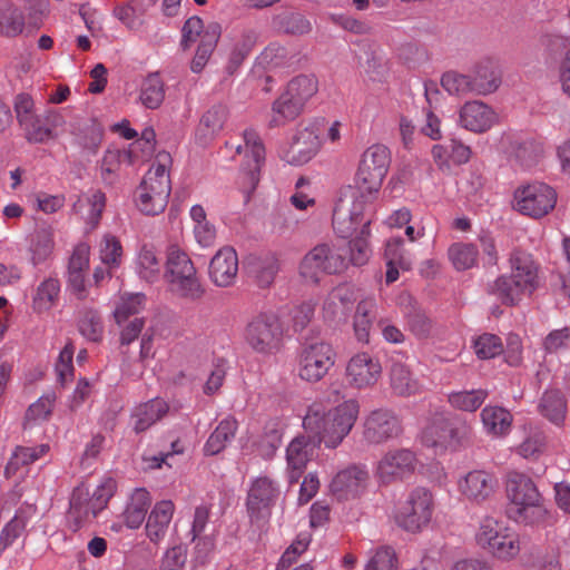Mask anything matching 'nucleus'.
Here are the masks:
<instances>
[{
    "mask_svg": "<svg viewBox=\"0 0 570 570\" xmlns=\"http://www.w3.org/2000/svg\"><path fill=\"white\" fill-rule=\"evenodd\" d=\"M373 166L360 161L354 177V184L344 186L340 191V197L333 212V228L337 236L348 237L358 226L367 225L372 219L366 217L370 205L376 198L384 177L376 175Z\"/></svg>",
    "mask_w": 570,
    "mask_h": 570,
    "instance_id": "f257e3e1",
    "label": "nucleus"
},
{
    "mask_svg": "<svg viewBox=\"0 0 570 570\" xmlns=\"http://www.w3.org/2000/svg\"><path fill=\"white\" fill-rule=\"evenodd\" d=\"M358 411L355 400L345 401L330 411L321 403H313L304 416L303 426L318 444L324 442L326 448L335 449L351 432Z\"/></svg>",
    "mask_w": 570,
    "mask_h": 570,
    "instance_id": "f03ea898",
    "label": "nucleus"
},
{
    "mask_svg": "<svg viewBox=\"0 0 570 570\" xmlns=\"http://www.w3.org/2000/svg\"><path fill=\"white\" fill-rule=\"evenodd\" d=\"M507 515L518 524L539 527L548 523L550 512L537 485L525 474L511 472L507 480Z\"/></svg>",
    "mask_w": 570,
    "mask_h": 570,
    "instance_id": "7ed1b4c3",
    "label": "nucleus"
},
{
    "mask_svg": "<svg viewBox=\"0 0 570 570\" xmlns=\"http://www.w3.org/2000/svg\"><path fill=\"white\" fill-rule=\"evenodd\" d=\"M511 275L499 277L490 292L504 304L513 305L529 296L538 284V269L530 254L514 250L510 258Z\"/></svg>",
    "mask_w": 570,
    "mask_h": 570,
    "instance_id": "20e7f679",
    "label": "nucleus"
},
{
    "mask_svg": "<svg viewBox=\"0 0 570 570\" xmlns=\"http://www.w3.org/2000/svg\"><path fill=\"white\" fill-rule=\"evenodd\" d=\"M170 161L169 154L159 153L136 190L137 206L146 215H158L168 204L171 191L168 170Z\"/></svg>",
    "mask_w": 570,
    "mask_h": 570,
    "instance_id": "39448f33",
    "label": "nucleus"
},
{
    "mask_svg": "<svg viewBox=\"0 0 570 570\" xmlns=\"http://www.w3.org/2000/svg\"><path fill=\"white\" fill-rule=\"evenodd\" d=\"M318 91V81L313 75H299L288 81L281 96L272 104L271 128L282 127L295 120L307 101Z\"/></svg>",
    "mask_w": 570,
    "mask_h": 570,
    "instance_id": "423d86ee",
    "label": "nucleus"
},
{
    "mask_svg": "<svg viewBox=\"0 0 570 570\" xmlns=\"http://www.w3.org/2000/svg\"><path fill=\"white\" fill-rule=\"evenodd\" d=\"M164 277L169 291L181 298L196 301L204 295L191 259L178 247L168 249Z\"/></svg>",
    "mask_w": 570,
    "mask_h": 570,
    "instance_id": "0eeeda50",
    "label": "nucleus"
},
{
    "mask_svg": "<svg viewBox=\"0 0 570 570\" xmlns=\"http://www.w3.org/2000/svg\"><path fill=\"white\" fill-rule=\"evenodd\" d=\"M283 335L279 318L272 313H261L246 325L244 338L255 353L272 355L279 351Z\"/></svg>",
    "mask_w": 570,
    "mask_h": 570,
    "instance_id": "6e6552de",
    "label": "nucleus"
},
{
    "mask_svg": "<svg viewBox=\"0 0 570 570\" xmlns=\"http://www.w3.org/2000/svg\"><path fill=\"white\" fill-rule=\"evenodd\" d=\"M434 512V497L423 487L414 488L401 502L396 517L397 524L409 531L419 532L432 520Z\"/></svg>",
    "mask_w": 570,
    "mask_h": 570,
    "instance_id": "1a4fd4ad",
    "label": "nucleus"
},
{
    "mask_svg": "<svg viewBox=\"0 0 570 570\" xmlns=\"http://www.w3.org/2000/svg\"><path fill=\"white\" fill-rule=\"evenodd\" d=\"M347 267L346 250L320 244L302 259L299 274L306 281L317 283L322 274H337Z\"/></svg>",
    "mask_w": 570,
    "mask_h": 570,
    "instance_id": "9d476101",
    "label": "nucleus"
},
{
    "mask_svg": "<svg viewBox=\"0 0 570 570\" xmlns=\"http://www.w3.org/2000/svg\"><path fill=\"white\" fill-rule=\"evenodd\" d=\"M557 204V193L548 184L534 181L514 191L513 206L522 215L534 219L547 216Z\"/></svg>",
    "mask_w": 570,
    "mask_h": 570,
    "instance_id": "9b49d317",
    "label": "nucleus"
},
{
    "mask_svg": "<svg viewBox=\"0 0 570 570\" xmlns=\"http://www.w3.org/2000/svg\"><path fill=\"white\" fill-rule=\"evenodd\" d=\"M324 130V118H316L305 125H299L284 154V159L295 166L308 163L321 149V135Z\"/></svg>",
    "mask_w": 570,
    "mask_h": 570,
    "instance_id": "f8f14e48",
    "label": "nucleus"
},
{
    "mask_svg": "<svg viewBox=\"0 0 570 570\" xmlns=\"http://www.w3.org/2000/svg\"><path fill=\"white\" fill-rule=\"evenodd\" d=\"M332 346L323 341L307 342L298 357V375L307 382L321 381L335 363Z\"/></svg>",
    "mask_w": 570,
    "mask_h": 570,
    "instance_id": "ddd939ff",
    "label": "nucleus"
},
{
    "mask_svg": "<svg viewBox=\"0 0 570 570\" xmlns=\"http://www.w3.org/2000/svg\"><path fill=\"white\" fill-rule=\"evenodd\" d=\"M278 495L279 489L269 478L259 476L252 482L246 507L253 524L262 528L268 521Z\"/></svg>",
    "mask_w": 570,
    "mask_h": 570,
    "instance_id": "4468645a",
    "label": "nucleus"
},
{
    "mask_svg": "<svg viewBox=\"0 0 570 570\" xmlns=\"http://www.w3.org/2000/svg\"><path fill=\"white\" fill-rule=\"evenodd\" d=\"M244 145L236 147L237 154H244L246 161L242 167V188L249 195L259 183V170L265 160V147L259 135L254 129L243 134Z\"/></svg>",
    "mask_w": 570,
    "mask_h": 570,
    "instance_id": "2eb2a0df",
    "label": "nucleus"
},
{
    "mask_svg": "<svg viewBox=\"0 0 570 570\" xmlns=\"http://www.w3.org/2000/svg\"><path fill=\"white\" fill-rule=\"evenodd\" d=\"M381 373L380 362L363 352L354 355L347 362L345 381L353 389H367L379 381Z\"/></svg>",
    "mask_w": 570,
    "mask_h": 570,
    "instance_id": "dca6fc26",
    "label": "nucleus"
},
{
    "mask_svg": "<svg viewBox=\"0 0 570 570\" xmlns=\"http://www.w3.org/2000/svg\"><path fill=\"white\" fill-rule=\"evenodd\" d=\"M459 431L449 420L444 411L430 413L422 431V442L431 448H445L459 443Z\"/></svg>",
    "mask_w": 570,
    "mask_h": 570,
    "instance_id": "f3484780",
    "label": "nucleus"
},
{
    "mask_svg": "<svg viewBox=\"0 0 570 570\" xmlns=\"http://www.w3.org/2000/svg\"><path fill=\"white\" fill-rule=\"evenodd\" d=\"M317 445L311 434L298 435L291 441L286 449V473L291 484L298 482Z\"/></svg>",
    "mask_w": 570,
    "mask_h": 570,
    "instance_id": "a211bd4d",
    "label": "nucleus"
},
{
    "mask_svg": "<svg viewBox=\"0 0 570 570\" xmlns=\"http://www.w3.org/2000/svg\"><path fill=\"white\" fill-rule=\"evenodd\" d=\"M497 122V112L480 100L466 101L459 110V124L472 132H485Z\"/></svg>",
    "mask_w": 570,
    "mask_h": 570,
    "instance_id": "6ab92c4d",
    "label": "nucleus"
},
{
    "mask_svg": "<svg viewBox=\"0 0 570 570\" xmlns=\"http://www.w3.org/2000/svg\"><path fill=\"white\" fill-rule=\"evenodd\" d=\"M63 117L57 111L35 115L19 124L24 138L31 144H42L56 137L55 130L62 126Z\"/></svg>",
    "mask_w": 570,
    "mask_h": 570,
    "instance_id": "aec40b11",
    "label": "nucleus"
},
{
    "mask_svg": "<svg viewBox=\"0 0 570 570\" xmlns=\"http://www.w3.org/2000/svg\"><path fill=\"white\" fill-rule=\"evenodd\" d=\"M368 474L358 465H351L340 471L331 482L330 489L337 500L357 497L365 488Z\"/></svg>",
    "mask_w": 570,
    "mask_h": 570,
    "instance_id": "412c9836",
    "label": "nucleus"
},
{
    "mask_svg": "<svg viewBox=\"0 0 570 570\" xmlns=\"http://www.w3.org/2000/svg\"><path fill=\"white\" fill-rule=\"evenodd\" d=\"M356 291L350 284L334 287L323 303V315L328 321H346L356 301Z\"/></svg>",
    "mask_w": 570,
    "mask_h": 570,
    "instance_id": "4be33fe9",
    "label": "nucleus"
},
{
    "mask_svg": "<svg viewBox=\"0 0 570 570\" xmlns=\"http://www.w3.org/2000/svg\"><path fill=\"white\" fill-rule=\"evenodd\" d=\"M238 273V257L236 250L225 246L217 250L209 263V277L220 287L234 284Z\"/></svg>",
    "mask_w": 570,
    "mask_h": 570,
    "instance_id": "5701e85b",
    "label": "nucleus"
},
{
    "mask_svg": "<svg viewBox=\"0 0 570 570\" xmlns=\"http://www.w3.org/2000/svg\"><path fill=\"white\" fill-rule=\"evenodd\" d=\"M497 484L492 474L474 470L459 481V490L466 499L481 502L492 495Z\"/></svg>",
    "mask_w": 570,
    "mask_h": 570,
    "instance_id": "b1692460",
    "label": "nucleus"
},
{
    "mask_svg": "<svg viewBox=\"0 0 570 570\" xmlns=\"http://www.w3.org/2000/svg\"><path fill=\"white\" fill-rule=\"evenodd\" d=\"M228 118V109L223 104L212 106L200 118L195 139L198 145L207 146L223 130Z\"/></svg>",
    "mask_w": 570,
    "mask_h": 570,
    "instance_id": "393cba45",
    "label": "nucleus"
},
{
    "mask_svg": "<svg viewBox=\"0 0 570 570\" xmlns=\"http://www.w3.org/2000/svg\"><path fill=\"white\" fill-rule=\"evenodd\" d=\"M474 96H487L498 90L501 85V75L495 63L485 59L478 62L469 72Z\"/></svg>",
    "mask_w": 570,
    "mask_h": 570,
    "instance_id": "a878e982",
    "label": "nucleus"
},
{
    "mask_svg": "<svg viewBox=\"0 0 570 570\" xmlns=\"http://www.w3.org/2000/svg\"><path fill=\"white\" fill-rule=\"evenodd\" d=\"M99 512V510L94 509L89 493L83 487H78L73 490L68 512L69 522L73 531L79 530L86 523L94 520Z\"/></svg>",
    "mask_w": 570,
    "mask_h": 570,
    "instance_id": "bb28decb",
    "label": "nucleus"
},
{
    "mask_svg": "<svg viewBox=\"0 0 570 570\" xmlns=\"http://www.w3.org/2000/svg\"><path fill=\"white\" fill-rule=\"evenodd\" d=\"M548 449V438L544 431L537 425L523 426V439L517 445L515 452L527 460L537 461Z\"/></svg>",
    "mask_w": 570,
    "mask_h": 570,
    "instance_id": "cd10ccee",
    "label": "nucleus"
},
{
    "mask_svg": "<svg viewBox=\"0 0 570 570\" xmlns=\"http://www.w3.org/2000/svg\"><path fill=\"white\" fill-rule=\"evenodd\" d=\"M174 510L175 507L171 501L164 500L156 503L146 523V533L151 542L158 543L165 538Z\"/></svg>",
    "mask_w": 570,
    "mask_h": 570,
    "instance_id": "c85d7f7f",
    "label": "nucleus"
},
{
    "mask_svg": "<svg viewBox=\"0 0 570 570\" xmlns=\"http://www.w3.org/2000/svg\"><path fill=\"white\" fill-rule=\"evenodd\" d=\"M168 411L167 402L158 397L138 405L132 413L134 431L136 433L145 432L161 420Z\"/></svg>",
    "mask_w": 570,
    "mask_h": 570,
    "instance_id": "c756f323",
    "label": "nucleus"
},
{
    "mask_svg": "<svg viewBox=\"0 0 570 570\" xmlns=\"http://www.w3.org/2000/svg\"><path fill=\"white\" fill-rule=\"evenodd\" d=\"M245 269L249 277L254 278L259 287L269 286L278 271V263L275 256L250 255L245 262Z\"/></svg>",
    "mask_w": 570,
    "mask_h": 570,
    "instance_id": "7c9ffc66",
    "label": "nucleus"
},
{
    "mask_svg": "<svg viewBox=\"0 0 570 570\" xmlns=\"http://www.w3.org/2000/svg\"><path fill=\"white\" fill-rule=\"evenodd\" d=\"M238 429V422L233 416L222 420L216 429L208 436L204 452L206 455L220 453L233 441Z\"/></svg>",
    "mask_w": 570,
    "mask_h": 570,
    "instance_id": "2f4dec72",
    "label": "nucleus"
},
{
    "mask_svg": "<svg viewBox=\"0 0 570 570\" xmlns=\"http://www.w3.org/2000/svg\"><path fill=\"white\" fill-rule=\"evenodd\" d=\"M399 304L404 307L409 330L420 338L428 337L432 333V322L413 304L412 297L409 294H401Z\"/></svg>",
    "mask_w": 570,
    "mask_h": 570,
    "instance_id": "473e14b6",
    "label": "nucleus"
},
{
    "mask_svg": "<svg viewBox=\"0 0 570 570\" xmlns=\"http://www.w3.org/2000/svg\"><path fill=\"white\" fill-rule=\"evenodd\" d=\"M222 33V28L217 22H212L206 27L203 38L197 47L195 57L191 60L190 69L193 72H200L206 66Z\"/></svg>",
    "mask_w": 570,
    "mask_h": 570,
    "instance_id": "72a5a7b5",
    "label": "nucleus"
},
{
    "mask_svg": "<svg viewBox=\"0 0 570 570\" xmlns=\"http://www.w3.org/2000/svg\"><path fill=\"white\" fill-rule=\"evenodd\" d=\"M53 233L51 227H38L29 237L31 263L36 266L47 261L53 250Z\"/></svg>",
    "mask_w": 570,
    "mask_h": 570,
    "instance_id": "f704fd0d",
    "label": "nucleus"
},
{
    "mask_svg": "<svg viewBox=\"0 0 570 570\" xmlns=\"http://www.w3.org/2000/svg\"><path fill=\"white\" fill-rule=\"evenodd\" d=\"M539 413L554 425H561L566 419L567 403L560 391L543 393L538 404Z\"/></svg>",
    "mask_w": 570,
    "mask_h": 570,
    "instance_id": "c9c22d12",
    "label": "nucleus"
},
{
    "mask_svg": "<svg viewBox=\"0 0 570 570\" xmlns=\"http://www.w3.org/2000/svg\"><path fill=\"white\" fill-rule=\"evenodd\" d=\"M485 431L494 436L509 433L512 425V414L501 406H485L481 412Z\"/></svg>",
    "mask_w": 570,
    "mask_h": 570,
    "instance_id": "e433bc0d",
    "label": "nucleus"
},
{
    "mask_svg": "<svg viewBox=\"0 0 570 570\" xmlns=\"http://www.w3.org/2000/svg\"><path fill=\"white\" fill-rule=\"evenodd\" d=\"M392 415L387 410H376L365 422L364 436L371 443L386 441L392 432Z\"/></svg>",
    "mask_w": 570,
    "mask_h": 570,
    "instance_id": "4c0bfd02",
    "label": "nucleus"
},
{
    "mask_svg": "<svg viewBox=\"0 0 570 570\" xmlns=\"http://www.w3.org/2000/svg\"><path fill=\"white\" fill-rule=\"evenodd\" d=\"M106 197L100 190H92L85 197H79L73 204L75 213L81 214V216L95 228L101 217L105 208Z\"/></svg>",
    "mask_w": 570,
    "mask_h": 570,
    "instance_id": "58836bf2",
    "label": "nucleus"
},
{
    "mask_svg": "<svg viewBox=\"0 0 570 570\" xmlns=\"http://www.w3.org/2000/svg\"><path fill=\"white\" fill-rule=\"evenodd\" d=\"M377 305L374 298H365L356 306L354 333L358 342L367 343L372 323L376 317Z\"/></svg>",
    "mask_w": 570,
    "mask_h": 570,
    "instance_id": "ea45409f",
    "label": "nucleus"
},
{
    "mask_svg": "<svg viewBox=\"0 0 570 570\" xmlns=\"http://www.w3.org/2000/svg\"><path fill=\"white\" fill-rule=\"evenodd\" d=\"M149 505V492L145 489H136L124 512L126 525L130 529L139 528L146 518Z\"/></svg>",
    "mask_w": 570,
    "mask_h": 570,
    "instance_id": "a19ab883",
    "label": "nucleus"
},
{
    "mask_svg": "<svg viewBox=\"0 0 570 570\" xmlns=\"http://www.w3.org/2000/svg\"><path fill=\"white\" fill-rule=\"evenodd\" d=\"M138 159L135 151L128 149H108L101 160V177L105 181L111 184L114 175L118 171L122 164L132 165Z\"/></svg>",
    "mask_w": 570,
    "mask_h": 570,
    "instance_id": "79ce46f5",
    "label": "nucleus"
},
{
    "mask_svg": "<svg viewBox=\"0 0 570 570\" xmlns=\"http://www.w3.org/2000/svg\"><path fill=\"white\" fill-rule=\"evenodd\" d=\"M24 16L22 11L9 1L0 3V35L16 37L23 31Z\"/></svg>",
    "mask_w": 570,
    "mask_h": 570,
    "instance_id": "37998d69",
    "label": "nucleus"
},
{
    "mask_svg": "<svg viewBox=\"0 0 570 570\" xmlns=\"http://www.w3.org/2000/svg\"><path fill=\"white\" fill-rule=\"evenodd\" d=\"M136 271L139 277L148 283H155L160 277L161 259L154 248L142 246L136 261Z\"/></svg>",
    "mask_w": 570,
    "mask_h": 570,
    "instance_id": "c03bdc74",
    "label": "nucleus"
},
{
    "mask_svg": "<svg viewBox=\"0 0 570 570\" xmlns=\"http://www.w3.org/2000/svg\"><path fill=\"white\" fill-rule=\"evenodd\" d=\"M73 142L85 153L95 155L102 140V129L94 121H88L72 130Z\"/></svg>",
    "mask_w": 570,
    "mask_h": 570,
    "instance_id": "a18cd8bd",
    "label": "nucleus"
},
{
    "mask_svg": "<svg viewBox=\"0 0 570 570\" xmlns=\"http://www.w3.org/2000/svg\"><path fill=\"white\" fill-rule=\"evenodd\" d=\"M48 451V444H40L37 446H18L6 466V474L10 475L11 473H14L20 466L33 463Z\"/></svg>",
    "mask_w": 570,
    "mask_h": 570,
    "instance_id": "49530a36",
    "label": "nucleus"
},
{
    "mask_svg": "<svg viewBox=\"0 0 570 570\" xmlns=\"http://www.w3.org/2000/svg\"><path fill=\"white\" fill-rule=\"evenodd\" d=\"M370 225H367V230L364 232V226H358L357 229L351 235L356 234L355 238L350 242L348 249L346 250V254H350V258L347 259V263H352L354 266H363L370 257L371 249L368 247L367 243V236L370 235ZM343 238L342 236H340ZM350 238V236L347 237Z\"/></svg>",
    "mask_w": 570,
    "mask_h": 570,
    "instance_id": "de8ad7c7",
    "label": "nucleus"
},
{
    "mask_svg": "<svg viewBox=\"0 0 570 570\" xmlns=\"http://www.w3.org/2000/svg\"><path fill=\"white\" fill-rule=\"evenodd\" d=\"M140 100L149 109L158 108L165 98L164 82L158 73H150L142 82Z\"/></svg>",
    "mask_w": 570,
    "mask_h": 570,
    "instance_id": "09e8293b",
    "label": "nucleus"
},
{
    "mask_svg": "<svg viewBox=\"0 0 570 570\" xmlns=\"http://www.w3.org/2000/svg\"><path fill=\"white\" fill-rule=\"evenodd\" d=\"M442 88L451 96H474L473 86L469 73L446 71L441 78Z\"/></svg>",
    "mask_w": 570,
    "mask_h": 570,
    "instance_id": "8fccbe9b",
    "label": "nucleus"
},
{
    "mask_svg": "<svg viewBox=\"0 0 570 570\" xmlns=\"http://www.w3.org/2000/svg\"><path fill=\"white\" fill-rule=\"evenodd\" d=\"M60 293V284L56 278L45 279L33 296V308L38 312L50 309L57 302Z\"/></svg>",
    "mask_w": 570,
    "mask_h": 570,
    "instance_id": "3c124183",
    "label": "nucleus"
},
{
    "mask_svg": "<svg viewBox=\"0 0 570 570\" xmlns=\"http://www.w3.org/2000/svg\"><path fill=\"white\" fill-rule=\"evenodd\" d=\"M487 396L488 392L485 390L480 389L472 391L453 392L449 394L448 401L453 407L458 410L474 412L483 404Z\"/></svg>",
    "mask_w": 570,
    "mask_h": 570,
    "instance_id": "603ef678",
    "label": "nucleus"
},
{
    "mask_svg": "<svg viewBox=\"0 0 570 570\" xmlns=\"http://www.w3.org/2000/svg\"><path fill=\"white\" fill-rule=\"evenodd\" d=\"M145 295L141 293L125 294L116 305L114 317L118 325L127 322L130 316H135L144 308Z\"/></svg>",
    "mask_w": 570,
    "mask_h": 570,
    "instance_id": "864d4df0",
    "label": "nucleus"
},
{
    "mask_svg": "<svg viewBox=\"0 0 570 570\" xmlns=\"http://www.w3.org/2000/svg\"><path fill=\"white\" fill-rule=\"evenodd\" d=\"M511 156L522 166L530 167L541 157V145L531 139L514 140L511 144Z\"/></svg>",
    "mask_w": 570,
    "mask_h": 570,
    "instance_id": "5fc2aeb1",
    "label": "nucleus"
},
{
    "mask_svg": "<svg viewBox=\"0 0 570 570\" xmlns=\"http://www.w3.org/2000/svg\"><path fill=\"white\" fill-rule=\"evenodd\" d=\"M99 257L101 264L109 269H116L121 264L122 246L119 239L110 234H106L99 244Z\"/></svg>",
    "mask_w": 570,
    "mask_h": 570,
    "instance_id": "6e6d98bb",
    "label": "nucleus"
},
{
    "mask_svg": "<svg viewBox=\"0 0 570 570\" xmlns=\"http://www.w3.org/2000/svg\"><path fill=\"white\" fill-rule=\"evenodd\" d=\"M494 540L489 551L500 559H512L520 551L519 537L509 528Z\"/></svg>",
    "mask_w": 570,
    "mask_h": 570,
    "instance_id": "4d7b16f0",
    "label": "nucleus"
},
{
    "mask_svg": "<svg viewBox=\"0 0 570 570\" xmlns=\"http://www.w3.org/2000/svg\"><path fill=\"white\" fill-rule=\"evenodd\" d=\"M449 258L458 271H465L476 264L478 249L472 244H454L449 248Z\"/></svg>",
    "mask_w": 570,
    "mask_h": 570,
    "instance_id": "13d9d810",
    "label": "nucleus"
},
{
    "mask_svg": "<svg viewBox=\"0 0 570 570\" xmlns=\"http://www.w3.org/2000/svg\"><path fill=\"white\" fill-rule=\"evenodd\" d=\"M361 161L366 163L368 166H373L377 171L374 173V177L376 175L385 177L391 161L390 149L384 145H373L364 151Z\"/></svg>",
    "mask_w": 570,
    "mask_h": 570,
    "instance_id": "bf43d9fd",
    "label": "nucleus"
},
{
    "mask_svg": "<svg viewBox=\"0 0 570 570\" xmlns=\"http://www.w3.org/2000/svg\"><path fill=\"white\" fill-rule=\"evenodd\" d=\"M275 23L279 30L294 36H302L312 30L311 22L296 12H285L277 16Z\"/></svg>",
    "mask_w": 570,
    "mask_h": 570,
    "instance_id": "052dcab7",
    "label": "nucleus"
},
{
    "mask_svg": "<svg viewBox=\"0 0 570 570\" xmlns=\"http://www.w3.org/2000/svg\"><path fill=\"white\" fill-rule=\"evenodd\" d=\"M507 529L508 527L502 521L492 517H485L482 519L479 531L476 532V542L489 550L491 544L494 543V539H498Z\"/></svg>",
    "mask_w": 570,
    "mask_h": 570,
    "instance_id": "680f3d73",
    "label": "nucleus"
},
{
    "mask_svg": "<svg viewBox=\"0 0 570 570\" xmlns=\"http://www.w3.org/2000/svg\"><path fill=\"white\" fill-rule=\"evenodd\" d=\"M28 521V515L20 509L14 517L6 524L0 533V551L6 550L23 532Z\"/></svg>",
    "mask_w": 570,
    "mask_h": 570,
    "instance_id": "e2e57ef3",
    "label": "nucleus"
},
{
    "mask_svg": "<svg viewBox=\"0 0 570 570\" xmlns=\"http://www.w3.org/2000/svg\"><path fill=\"white\" fill-rule=\"evenodd\" d=\"M56 401L55 393H48L32 403L26 412V422L37 424L47 421L51 415Z\"/></svg>",
    "mask_w": 570,
    "mask_h": 570,
    "instance_id": "0e129e2a",
    "label": "nucleus"
},
{
    "mask_svg": "<svg viewBox=\"0 0 570 570\" xmlns=\"http://www.w3.org/2000/svg\"><path fill=\"white\" fill-rule=\"evenodd\" d=\"M473 348L479 358L488 360L500 355L503 352V344L499 336L484 333L474 340Z\"/></svg>",
    "mask_w": 570,
    "mask_h": 570,
    "instance_id": "69168bd1",
    "label": "nucleus"
},
{
    "mask_svg": "<svg viewBox=\"0 0 570 570\" xmlns=\"http://www.w3.org/2000/svg\"><path fill=\"white\" fill-rule=\"evenodd\" d=\"M79 332L82 336L91 342L100 341L104 332V326L100 316L97 312L88 311L83 313L79 321Z\"/></svg>",
    "mask_w": 570,
    "mask_h": 570,
    "instance_id": "338daca9",
    "label": "nucleus"
},
{
    "mask_svg": "<svg viewBox=\"0 0 570 570\" xmlns=\"http://www.w3.org/2000/svg\"><path fill=\"white\" fill-rule=\"evenodd\" d=\"M187 561V548L177 544L168 548L160 559L159 570H183Z\"/></svg>",
    "mask_w": 570,
    "mask_h": 570,
    "instance_id": "774afa93",
    "label": "nucleus"
}]
</instances>
